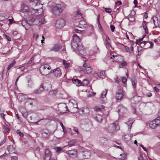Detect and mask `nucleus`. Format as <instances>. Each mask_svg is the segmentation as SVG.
I'll return each instance as SVG.
<instances>
[{
	"instance_id": "obj_1",
	"label": "nucleus",
	"mask_w": 160,
	"mask_h": 160,
	"mask_svg": "<svg viewBox=\"0 0 160 160\" xmlns=\"http://www.w3.org/2000/svg\"><path fill=\"white\" fill-rule=\"evenodd\" d=\"M65 8V6L60 4H57L52 6L51 12L55 16H59L62 13Z\"/></svg>"
},
{
	"instance_id": "obj_2",
	"label": "nucleus",
	"mask_w": 160,
	"mask_h": 160,
	"mask_svg": "<svg viewBox=\"0 0 160 160\" xmlns=\"http://www.w3.org/2000/svg\"><path fill=\"white\" fill-rule=\"evenodd\" d=\"M51 68L48 65H44L41 66L39 68L40 73L43 75H47L48 74L50 71Z\"/></svg>"
},
{
	"instance_id": "obj_3",
	"label": "nucleus",
	"mask_w": 160,
	"mask_h": 160,
	"mask_svg": "<svg viewBox=\"0 0 160 160\" xmlns=\"http://www.w3.org/2000/svg\"><path fill=\"white\" fill-rule=\"evenodd\" d=\"M84 63L82 65L83 68H80V71H83L89 74L91 73L92 71V69L90 65L87 63L85 60H84Z\"/></svg>"
},
{
	"instance_id": "obj_4",
	"label": "nucleus",
	"mask_w": 160,
	"mask_h": 160,
	"mask_svg": "<svg viewBox=\"0 0 160 160\" xmlns=\"http://www.w3.org/2000/svg\"><path fill=\"white\" fill-rule=\"evenodd\" d=\"M80 39L79 37L76 35L73 36V40L71 41V45L73 49H76L78 46V43L80 42Z\"/></svg>"
},
{
	"instance_id": "obj_5",
	"label": "nucleus",
	"mask_w": 160,
	"mask_h": 160,
	"mask_svg": "<svg viewBox=\"0 0 160 160\" xmlns=\"http://www.w3.org/2000/svg\"><path fill=\"white\" fill-rule=\"evenodd\" d=\"M119 129V126L118 122H115L110 124L108 127V130L110 132L112 133L115 131H118Z\"/></svg>"
},
{
	"instance_id": "obj_6",
	"label": "nucleus",
	"mask_w": 160,
	"mask_h": 160,
	"mask_svg": "<svg viewBox=\"0 0 160 160\" xmlns=\"http://www.w3.org/2000/svg\"><path fill=\"white\" fill-rule=\"evenodd\" d=\"M28 22H27V24L30 26L32 24L37 25L39 23L40 24V19L38 18L37 17H32L28 20Z\"/></svg>"
},
{
	"instance_id": "obj_7",
	"label": "nucleus",
	"mask_w": 160,
	"mask_h": 160,
	"mask_svg": "<svg viewBox=\"0 0 160 160\" xmlns=\"http://www.w3.org/2000/svg\"><path fill=\"white\" fill-rule=\"evenodd\" d=\"M74 51H77L80 56H84L86 54V50L83 46L82 45H78L76 49H73Z\"/></svg>"
},
{
	"instance_id": "obj_8",
	"label": "nucleus",
	"mask_w": 160,
	"mask_h": 160,
	"mask_svg": "<svg viewBox=\"0 0 160 160\" xmlns=\"http://www.w3.org/2000/svg\"><path fill=\"white\" fill-rule=\"evenodd\" d=\"M65 22L63 19L60 18L57 20L55 23V26L57 28H60L64 26Z\"/></svg>"
},
{
	"instance_id": "obj_9",
	"label": "nucleus",
	"mask_w": 160,
	"mask_h": 160,
	"mask_svg": "<svg viewBox=\"0 0 160 160\" xmlns=\"http://www.w3.org/2000/svg\"><path fill=\"white\" fill-rule=\"evenodd\" d=\"M66 153L72 158H75L78 156L77 151L76 149H72L67 151Z\"/></svg>"
},
{
	"instance_id": "obj_10",
	"label": "nucleus",
	"mask_w": 160,
	"mask_h": 160,
	"mask_svg": "<svg viewBox=\"0 0 160 160\" xmlns=\"http://www.w3.org/2000/svg\"><path fill=\"white\" fill-rule=\"evenodd\" d=\"M58 108L59 110L62 113L66 112L68 110V107L64 103H60L58 105Z\"/></svg>"
},
{
	"instance_id": "obj_11",
	"label": "nucleus",
	"mask_w": 160,
	"mask_h": 160,
	"mask_svg": "<svg viewBox=\"0 0 160 160\" xmlns=\"http://www.w3.org/2000/svg\"><path fill=\"white\" fill-rule=\"evenodd\" d=\"M149 125L151 128L155 129L157 127L160 125V121H150Z\"/></svg>"
},
{
	"instance_id": "obj_12",
	"label": "nucleus",
	"mask_w": 160,
	"mask_h": 160,
	"mask_svg": "<svg viewBox=\"0 0 160 160\" xmlns=\"http://www.w3.org/2000/svg\"><path fill=\"white\" fill-rule=\"evenodd\" d=\"M50 72L53 73L54 76L57 77H59L62 75L61 69L59 68H57L52 70H51Z\"/></svg>"
},
{
	"instance_id": "obj_13",
	"label": "nucleus",
	"mask_w": 160,
	"mask_h": 160,
	"mask_svg": "<svg viewBox=\"0 0 160 160\" xmlns=\"http://www.w3.org/2000/svg\"><path fill=\"white\" fill-rule=\"evenodd\" d=\"M118 112L120 114H123L125 113L127 110V109L122 105H120L118 106Z\"/></svg>"
},
{
	"instance_id": "obj_14",
	"label": "nucleus",
	"mask_w": 160,
	"mask_h": 160,
	"mask_svg": "<svg viewBox=\"0 0 160 160\" xmlns=\"http://www.w3.org/2000/svg\"><path fill=\"white\" fill-rule=\"evenodd\" d=\"M79 23L78 27L80 28H86L88 27V24L83 19H82Z\"/></svg>"
},
{
	"instance_id": "obj_15",
	"label": "nucleus",
	"mask_w": 160,
	"mask_h": 160,
	"mask_svg": "<svg viewBox=\"0 0 160 160\" xmlns=\"http://www.w3.org/2000/svg\"><path fill=\"white\" fill-rule=\"evenodd\" d=\"M41 134L43 137L46 138L49 136L51 134V132L48 130L45 129L42 131Z\"/></svg>"
},
{
	"instance_id": "obj_16",
	"label": "nucleus",
	"mask_w": 160,
	"mask_h": 160,
	"mask_svg": "<svg viewBox=\"0 0 160 160\" xmlns=\"http://www.w3.org/2000/svg\"><path fill=\"white\" fill-rule=\"evenodd\" d=\"M51 157V154L50 151L46 149L45 151V156L44 160H50Z\"/></svg>"
},
{
	"instance_id": "obj_17",
	"label": "nucleus",
	"mask_w": 160,
	"mask_h": 160,
	"mask_svg": "<svg viewBox=\"0 0 160 160\" xmlns=\"http://www.w3.org/2000/svg\"><path fill=\"white\" fill-rule=\"evenodd\" d=\"M44 90L50 91L52 89V85L49 83H44L42 84Z\"/></svg>"
},
{
	"instance_id": "obj_18",
	"label": "nucleus",
	"mask_w": 160,
	"mask_h": 160,
	"mask_svg": "<svg viewBox=\"0 0 160 160\" xmlns=\"http://www.w3.org/2000/svg\"><path fill=\"white\" fill-rule=\"evenodd\" d=\"M133 122L132 121H127L125 124L128 128V130L127 131L128 133H129L131 131L132 125Z\"/></svg>"
},
{
	"instance_id": "obj_19",
	"label": "nucleus",
	"mask_w": 160,
	"mask_h": 160,
	"mask_svg": "<svg viewBox=\"0 0 160 160\" xmlns=\"http://www.w3.org/2000/svg\"><path fill=\"white\" fill-rule=\"evenodd\" d=\"M131 82L133 87L134 88H135L137 86V80L134 74H132V76Z\"/></svg>"
},
{
	"instance_id": "obj_20",
	"label": "nucleus",
	"mask_w": 160,
	"mask_h": 160,
	"mask_svg": "<svg viewBox=\"0 0 160 160\" xmlns=\"http://www.w3.org/2000/svg\"><path fill=\"white\" fill-rule=\"evenodd\" d=\"M123 91L122 90H120L116 93V100H118L121 99L123 96Z\"/></svg>"
},
{
	"instance_id": "obj_21",
	"label": "nucleus",
	"mask_w": 160,
	"mask_h": 160,
	"mask_svg": "<svg viewBox=\"0 0 160 160\" xmlns=\"http://www.w3.org/2000/svg\"><path fill=\"white\" fill-rule=\"evenodd\" d=\"M139 97L134 96L130 99V102L132 104H135L139 101Z\"/></svg>"
},
{
	"instance_id": "obj_22",
	"label": "nucleus",
	"mask_w": 160,
	"mask_h": 160,
	"mask_svg": "<svg viewBox=\"0 0 160 160\" xmlns=\"http://www.w3.org/2000/svg\"><path fill=\"white\" fill-rule=\"evenodd\" d=\"M144 44V45H143V46H145V45H147V44H148V45H150V46H149V47H147V48H153V44L152 43V42H148V41H143L141 42L140 43V44Z\"/></svg>"
},
{
	"instance_id": "obj_23",
	"label": "nucleus",
	"mask_w": 160,
	"mask_h": 160,
	"mask_svg": "<svg viewBox=\"0 0 160 160\" xmlns=\"http://www.w3.org/2000/svg\"><path fill=\"white\" fill-rule=\"evenodd\" d=\"M82 155L85 158L88 159L90 157L91 153L89 151H83Z\"/></svg>"
},
{
	"instance_id": "obj_24",
	"label": "nucleus",
	"mask_w": 160,
	"mask_h": 160,
	"mask_svg": "<svg viewBox=\"0 0 160 160\" xmlns=\"http://www.w3.org/2000/svg\"><path fill=\"white\" fill-rule=\"evenodd\" d=\"M44 90L42 85L41 84L39 87V88L34 91V92L36 94H39L41 93Z\"/></svg>"
},
{
	"instance_id": "obj_25",
	"label": "nucleus",
	"mask_w": 160,
	"mask_h": 160,
	"mask_svg": "<svg viewBox=\"0 0 160 160\" xmlns=\"http://www.w3.org/2000/svg\"><path fill=\"white\" fill-rule=\"evenodd\" d=\"M21 10L22 11L25 12H29V10L27 5L23 4L21 6Z\"/></svg>"
},
{
	"instance_id": "obj_26",
	"label": "nucleus",
	"mask_w": 160,
	"mask_h": 160,
	"mask_svg": "<svg viewBox=\"0 0 160 160\" xmlns=\"http://www.w3.org/2000/svg\"><path fill=\"white\" fill-rule=\"evenodd\" d=\"M72 82L77 86H82V82L78 79H74L72 80Z\"/></svg>"
},
{
	"instance_id": "obj_27",
	"label": "nucleus",
	"mask_w": 160,
	"mask_h": 160,
	"mask_svg": "<svg viewBox=\"0 0 160 160\" xmlns=\"http://www.w3.org/2000/svg\"><path fill=\"white\" fill-rule=\"evenodd\" d=\"M123 60V58L120 55H117L116 57H114V60L118 62H121Z\"/></svg>"
},
{
	"instance_id": "obj_28",
	"label": "nucleus",
	"mask_w": 160,
	"mask_h": 160,
	"mask_svg": "<svg viewBox=\"0 0 160 160\" xmlns=\"http://www.w3.org/2000/svg\"><path fill=\"white\" fill-rule=\"evenodd\" d=\"M60 49L59 45L58 44H56L50 49V51H53L56 52L59 50Z\"/></svg>"
},
{
	"instance_id": "obj_29",
	"label": "nucleus",
	"mask_w": 160,
	"mask_h": 160,
	"mask_svg": "<svg viewBox=\"0 0 160 160\" xmlns=\"http://www.w3.org/2000/svg\"><path fill=\"white\" fill-rule=\"evenodd\" d=\"M7 148L10 154L15 153V149L12 146H9Z\"/></svg>"
},
{
	"instance_id": "obj_30",
	"label": "nucleus",
	"mask_w": 160,
	"mask_h": 160,
	"mask_svg": "<svg viewBox=\"0 0 160 160\" xmlns=\"http://www.w3.org/2000/svg\"><path fill=\"white\" fill-rule=\"evenodd\" d=\"M31 5L33 6H36L40 4V0H33L32 2H30Z\"/></svg>"
},
{
	"instance_id": "obj_31",
	"label": "nucleus",
	"mask_w": 160,
	"mask_h": 160,
	"mask_svg": "<svg viewBox=\"0 0 160 160\" xmlns=\"http://www.w3.org/2000/svg\"><path fill=\"white\" fill-rule=\"evenodd\" d=\"M152 18L155 26L156 27H158L159 25V24L158 22L157 17L156 16H153L152 17Z\"/></svg>"
},
{
	"instance_id": "obj_32",
	"label": "nucleus",
	"mask_w": 160,
	"mask_h": 160,
	"mask_svg": "<svg viewBox=\"0 0 160 160\" xmlns=\"http://www.w3.org/2000/svg\"><path fill=\"white\" fill-rule=\"evenodd\" d=\"M122 139L125 141H128L130 140L131 138V136H130L128 134L123 135L122 136Z\"/></svg>"
},
{
	"instance_id": "obj_33",
	"label": "nucleus",
	"mask_w": 160,
	"mask_h": 160,
	"mask_svg": "<svg viewBox=\"0 0 160 160\" xmlns=\"http://www.w3.org/2000/svg\"><path fill=\"white\" fill-rule=\"evenodd\" d=\"M4 127L5 131V132H8L10 130V128L9 124L7 122H6L5 123Z\"/></svg>"
},
{
	"instance_id": "obj_34",
	"label": "nucleus",
	"mask_w": 160,
	"mask_h": 160,
	"mask_svg": "<svg viewBox=\"0 0 160 160\" xmlns=\"http://www.w3.org/2000/svg\"><path fill=\"white\" fill-rule=\"evenodd\" d=\"M105 40L107 42L106 43V45L109 47H111V41L109 37L108 36L106 37Z\"/></svg>"
},
{
	"instance_id": "obj_35",
	"label": "nucleus",
	"mask_w": 160,
	"mask_h": 160,
	"mask_svg": "<svg viewBox=\"0 0 160 160\" xmlns=\"http://www.w3.org/2000/svg\"><path fill=\"white\" fill-rule=\"evenodd\" d=\"M16 62L15 60H14L12 62L10 63L8 66L7 68V70H9L15 64Z\"/></svg>"
},
{
	"instance_id": "obj_36",
	"label": "nucleus",
	"mask_w": 160,
	"mask_h": 160,
	"mask_svg": "<svg viewBox=\"0 0 160 160\" xmlns=\"http://www.w3.org/2000/svg\"><path fill=\"white\" fill-rule=\"evenodd\" d=\"M63 63L65 68H67L70 65L69 63L65 60H63Z\"/></svg>"
},
{
	"instance_id": "obj_37",
	"label": "nucleus",
	"mask_w": 160,
	"mask_h": 160,
	"mask_svg": "<svg viewBox=\"0 0 160 160\" xmlns=\"http://www.w3.org/2000/svg\"><path fill=\"white\" fill-rule=\"evenodd\" d=\"M38 10L37 9H34L33 8H32V10H31L30 11L29 10V12H31L32 14L34 15V14H36V15H37L36 13L38 12Z\"/></svg>"
},
{
	"instance_id": "obj_38",
	"label": "nucleus",
	"mask_w": 160,
	"mask_h": 160,
	"mask_svg": "<svg viewBox=\"0 0 160 160\" xmlns=\"http://www.w3.org/2000/svg\"><path fill=\"white\" fill-rule=\"evenodd\" d=\"M120 157L119 158L120 160H125L126 158V155L125 154H120Z\"/></svg>"
},
{
	"instance_id": "obj_39",
	"label": "nucleus",
	"mask_w": 160,
	"mask_h": 160,
	"mask_svg": "<svg viewBox=\"0 0 160 160\" xmlns=\"http://www.w3.org/2000/svg\"><path fill=\"white\" fill-rule=\"evenodd\" d=\"M107 92V90L105 89L104 90L102 91V92L101 95V98H103L106 97V95Z\"/></svg>"
},
{
	"instance_id": "obj_40",
	"label": "nucleus",
	"mask_w": 160,
	"mask_h": 160,
	"mask_svg": "<svg viewBox=\"0 0 160 160\" xmlns=\"http://www.w3.org/2000/svg\"><path fill=\"white\" fill-rule=\"evenodd\" d=\"M54 149L57 152H58L62 150V149L59 147H55L54 148Z\"/></svg>"
},
{
	"instance_id": "obj_41",
	"label": "nucleus",
	"mask_w": 160,
	"mask_h": 160,
	"mask_svg": "<svg viewBox=\"0 0 160 160\" xmlns=\"http://www.w3.org/2000/svg\"><path fill=\"white\" fill-rule=\"evenodd\" d=\"M107 141V139L106 138L102 137L100 138V142L101 143L103 144H104L105 142Z\"/></svg>"
},
{
	"instance_id": "obj_42",
	"label": "nucleus",
	"mask_w": 160,
	"mask_h": 160,
	"mask_svg": "<svg viewBox=\"0 0 160 160\" xmlns=\"http://www.w3.org/2000/svg\"><path fill=\"white\" fill-rule=\"evenodd\" d=\"M145 36V35H144L142 38H140L138 40L137 39L136 42V44H139L141 42H141L143 40V38H144Z\"/></svg>"
},
{
	"instance_id": "obj_43",
	"label": "nucleus",
	"mask_w": 160,
	"mask_h": 160,
	"mask_svg": "<svg viewBox=\"0 0 160 160\" xmlns=\"http://www.w3.org/2000/svg\"><path fill=\"white\" fill-rule=\"evenodd\" d=\"M19 111L21 112L22 114L24 112H26V110L25 108L22 107H20L19 108Z\"/></svg>"
},
{
	"instance_id": "obj_44",
	"label": "nucleus",
	"mask_w": 160,
	"mask_h": 160,
	"mask_svg": "<svg viewBox=\"0 0 160 160\" xmlns=\"http://www.w3.org/2000/svg\"><path fill=\"white\" fill-rule=\"evenodd\" d=\"M89 84V82L88 80L84 79L83 80L82 86H84L88 85Z\"/></svg>"
},
{
	"instance_id": "obj_45",
	"label": "nucleus",
	"mask_w": 160,
	"mask_h": 160,
	"mask_svg": "<svg viewBox=\"0 0 160 160\" xmlns=\"http://www.w3.org/2000/svg\"><path fill=\"white\" fill-rule=\"evenodd\" d=\"M128 19L131 22H132L134 21L135 20V19L133 17V16L131 15H129L128 17Z\"/></svg>"
},
{
	"instance_id": "obj_46",
	"label": "nucleus",
	"mask_w": 160,
	"mask_h": 160,
	"mask_svg": "<svg viewBox=\"0 0 160 160\" xmlns=\"http://www.w3.org/2000/svg\"><path fill=\"white\" fill-rule=\"evenodd\" d=\"M40 19V24H43L45 23L46 21L45 20V18L43 17H42L41 18H39Z\"/></svg>"
},
{
	"instance_id": "obj_47",
	"label": "nucleus",
	"mask_w": 160,
	"mask_h": 160,
	"mask_svg": "<svg viewBox=\"0 0 160 160\" xmlns=\"http://www.w3.org/2000/svg\"><path fill=\"white\" fill-rule=\"evenodd\" d=\"M76 142V140L74 139L71 141L68 144L69 147H71L74 145V144Z\"/></svg>"
},
{
	"instance_id": "obj_48",
	"label": "nucleus",
	"mask_w": 160,
	"mask_h": 160,
	"mask_svg": "<svg viewBox=\"0 0 160 160\" xmlns=\"http://www.w3.org/2000/svg\"><path fill=\"white\" fill-rule=\"evenodd\" d=\"M127 62H124L122 63H120L119 65V67L120 68H122L124 66L127 65Z\"/></svg>"
},
{
	"instance_id": "obj_49",
	"label": "nucleus",
	"mask_w": 160,
	"mask_h": 160,
	"mask_svg": "<svg viewBox=\"0 0 160 160\" xmlns=\"http://www.w3.org/2000/svg\"><path fill=\"white\" fill-rule=\"evenodd\" d=\"M57 92V91L56 90H53V91L51 90L50 91H49V94L50 95H52L53 94H56V93Z\"/></svg>"
},
{
	"instance_id": "obj_50",
	"label": "nucleus",
	"mask_w": 160,
	"mask_h": 160,
	"mask_svg": "<svg viewBox=\"0 0 160 160\" xmlns=\"http://www.w3.org/2000/svg\"><path fill=\"white\" fill-rule=\"evenodd\" d=\"M142 48L141 47H139L138 48V54H137L138 56H140L142 53Z\"/></svg>"
},
{
	"instance_id": "obj_51",
	"label": "nucleus",
	"mask_w": 160,
	"mask_h": 160,
	"mask_svg": "<svg viewBox=\"0 0 160 160\" xmlns=\"http://www.w3.org/2000/svg\"><path fill=\"white\" fill-rule=\"evenodd\" d=\"M82 14V13L80 12V11L78 10L75 16L76 17H79V16H81Z\"/></svg>"
},
{
	"instance_id": "obj_52",
	"label": "nucleus",
	"mask_w": 160,
	"mask_h": 160,
	"mask_svg": "<svg viewBox=\"0 0 160 160\" xmlns=\"http://www.w3.org/2000/svg\"><path fill=\"white\" fill-rule=\"evenodd\" d=\"M105 11L106 12L110 13L111 12L112 10L110 8H105Z\"/></svg>"
},
{
	"instance_id": "obj_53",
	"label": "nucleus",
	"mask_w": 160,
	"mask_h": 160,
	"mask_svg": "<svg viewBox=\"0 0 160 160\" xmlns=\"http://www.w3.org/2000/svg\"><path fill=\"white\" fill-rule=\"evenodd\" d=\"M4 37L8 41H10L11 40V38L7 35L4 34L3 35Z\"/></svg>"
},
{
	"instance_id": "obj_54",
	"label": "nucleus",
	"mask_w": 160,
	"mask_h": 160,
	"mask_svg": "<svg viewBox=\"0 0 160 160\" xmlns=\"http://www.w3.org/2000/svg\"><path fill=\"white\" fill-rule=\"evenodd\" d=\"M96 153H97L98 155V156L99 157H101V155L103 153L102 152L99 150H97V152H96Z\"/></svg>"
},
{
	"instance_id": "obj_55",
	"label": "nucleus",
	"mask_w": 160,
	"mask_h": 160,
	"mask_svg": "<svg viewBox=\"0 0 160 160\" xmlns=\"http://www.w3.org/2000/svg\"><path fill=\"white\" fill-rule=\"evenodd\" d=\"M17 133L21 137H22L24 135L19 130H17Z\"/></svg>"
},
{
	"instance_id": "obj_56",
	"label": "nucleus",
	"mask_w": 160,
	"mask_h": 160,
	"mask_svg": "<svg viewBox=\"0 0 160 160\" xmlns=\"http://www.w3.org/2000/svg\"><path fill=\"white\" fill-rule=\"evenodd\" d=\"M72 130L75 133H76L78 134H79V132L78 131V129L74 127L72 129Z\"/></svg>"
},
{
	"instance_id": "obj_57",
	"label": "nucleus",
	"mask_w": 160,
	"mask_h": 160,
	"mask_svg": "<svg viewBox=\"0 0 160 160\" xmlns=\"http://www.w3.org/2000/svg\"><path fill=\"white\" fill-rule=\"evenodd\" d=\"M100 15H98V18H97V22L98 23V27L100 28H101V25L99 21V18H100Z\"/></svg>"
},
{
	"instance_id": "obj_58",
	"label": "nucleus",
	"mask_w": 160,
	"mask_h": 160,
	"mask_svg": "<svg viewBox=\"0 0 160 160\" xmlns=\"http://www.w3.org/2000/svg\"><path fill=\"white\" fill-rule=\"evenodd\" d=\"M123 45L125 47L126 52H129L130 53H131V52L129 48L127 46H125L124 45Z\"/></svg>"
},
{
	"instance_id": "obj_59",
	"label": "nucleus",
	"mask_w": 160,
	"mask_h": 160,
	"mask_svg": "<svg viewBox=\"0 0 160 160\" xmlns=\"http://www.w3.org/2000/svg\"><path fill=\"white\" fill-rule=\"evenodd\" d=\"M94 109L96 111H98L101 110V108L99 107L96 106L95 107Z\"/></svg>"
},
{
	"instance_id": "obj_60",
	"label": "nucleus",
	"mask_w": 160,
	"mask_h": 160,
	"mask_svg": "<svg viewBox=\"0 0 160 160\" xmlns=\"http://www.w3.org/2000/svg\"><path fill=\"white\" fill-rule=\"evenodd\" d=\"M28 87H32V86L31 85H32V81H31V80H28Z\"/></svg>"
},
{
	"instance_id": "obj_61",
	"label": "nucleus",
	"mask_w": 160,
	"mask_h": 160,
	"mask_svg": "<svg viewBox=\"0 0 160 160\" xmlns=\"http://www.w3.org/2000/svg\"><path fill=\"white\" fill-rule=\"evenodd\" d=\"M110 28L112 32H114L115 29V27L113 25H110Z\"/></svg>"
},
{
	"instance_id": "obj_62",
	"label": "nucleus",
	"mask_w": 160,
	"mask_h": 160,
	"mask_svg": "<svg viewBox=\"0 0 160 160\" xmlns=\"http://www.w3.org/2000/svg\"><path fill=\"white\" fill-rule=\"evenodd\" d=\"M146 21H143L142 23L143 28H146L147 27V26L146 24Z\"/></svg>"
},
{
	"instance_id": "obj_63",
	"label": "nucleus",
	"mask_w": 160,
	"mask_h": 160,
	"mask_svg": "<svg viewBox=\"0 0 160 160\" xmlns=\"http://www.w3.org/2000/svg\"><path fill=\"white\" fill-rule=\"evenodd\" d=\"M38 35L37 34L35 33L33 35V38L36 40L38 39Z\"/></svg>"
},
{
	"instance_id": "obj_64",
	"label": "nucleus",
	"mask_w": 160,
	"mask_h": 160,
	"mask_svg": "<svg viewBox=\"0 0 160 160\" xmlns=\"http://www.w3.org/2000/svg\"><path fill=\"white\" fill-rule=\"evenodd\" d=\"M122 81L123 83H125L127 82V79L125 77H123L122 78Z\"/></svg>"
}]
</instances>
